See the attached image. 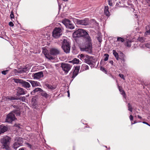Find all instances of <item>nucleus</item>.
<instances>
[{
	"label": "nucleus",
	"instance_id": "nucleus-1",
	"mask_svg": "<svg viewBox=\"0 0 150 150\" xmlns=\"http://www.w3.org/2000/svg\"><path fill=\"white\" fill-rule=\"evenodd\" d=\"M73 36L75 38L84 37L86 39V40L88 43V45L83 48V50L86 51H91L92 47L91 42V39L88 34L84 30L79 29L74 33Z\"/></svg>",
	"mask_w": 150,
	"mask_h": 150
},
{
	"label": "nucleus",
	"instance_id": "nucleus-2",
	"mask_svg": "<svg viewBox=\"0 0 150 150\" xmlns=\"http://www.w3.org/2000/svg\"><path fill=\"white\" fill-rule=\"evenodd\" d=\"M15 115L17 116L19 115H20L19 112L16 110L11 112L7 115L5 122L9 123H11L16 119L15 117Z\"/></svg>",
	"mask_w": 150,
	"mask_h": 150
},
{
	"label": "nucleus",
	"instance_id": "nucleus-3",
	"mask_svg": "<svg viewBox=\"0 0 150 150\" xmlns=\"http://www.w3.org/2000/svg\"><path fill=\"white\" fill-rule=\"evenodd\" d=\"M11 138L8 137L6 136L2 138L1 140V142L2 144L1 148L6 150L9 149L10 141Z\"/></svg>",
	"mask_w": 150,
	"mask_h": 150
},
{
	"label": "nucleus",
	"instance_id": "nucleus-4",
	"mask_svg": "<svg viewBox=\"0 0 150 150\" xmlns=\"http://www.w3.org/2000/svg\"><path fill=\"white\" fill-rule=\"evenodd\" d=\"M72 19L73 22L77 25H87L89 24V20L88 18H85L83 20H79L74 18H73Z\"/></svg>",
	"mask_w": 150,
	"mask_h": 150
},
{
	"label": "nucleus",
	"instance_id": "nucleus-5",
	"mask_svg": "<svg viewBox=\"0 0 150 150\" xmlns=\"http://www.w3.org/2000/svg\"><path fill=\"white\" fill-rule=\"evenodd\" d=\"M62 43V47L64 52L66 53H69L70 51V47L69 42L67 40L64 39Z\"/></svg>",
	"mask_w": 150,
	"mask_h": 150
},
{
	"label": "nucleus",
	"instance_id": "nucleus-6",
	"mask_svg": "<svg viewBox=\"0 0 150 150\" xmlns=\"http://www.w3.org/2000/svg\"><path fill=\"white\" fill-rule=\"evenodd\" d=\"M62 34V30L59 28L56 27L52 32V36L55 38H59Z\"/></svg>",
	"mask_w": 150,
	"mask_h": 150
},
{
	"label": "nucleus",
	"instance_id": "nucleus-7",
	"mask_svg": "<svg viewBox=\"0 0 150 150\" xmlns=\"http://www.w3.org/2000/svg\"><path fill=\"white\" fill-rule=\"evenodd\" d=\"M23 139L21 137H16L15 139L14 142L13 144V147L14 149L22 145L23 143Z\"/></svg>",
	"mask_w": 150,
	"mask_h": 150
},
{
	"label": "nucleus",
	"instance_id": "nucleus-8",
	"mask_svg": "<svg viewBox=\"0 0 150 150\" xmlns=\"http://www.w3.org/2000/svg\"><path fill=\"white\" fill-rule=\"evenodd\" d=\"M61 67L65 74H67L71 69L72 66L69 64L62 63Z\"/></svg>",
	"mask_w": 150,
	"mask_h": 150
},
{
	"label": "nucleus",
	"instance_id": "nucleus-9",
	"mask_svg": "<svg viewBox=\"0 0 150 150\" xmlns=\"http://www.w3.org/2000/svg\"><path fill=\"white\" fill-rule=\"evenodd\" d=\"M86 58L84 60L85 62L88 64H93L94 65L96 60H94L92 57L88 55H86Z\"/></svg>",
	"mask_w": 150,
	"mask_h": 150
},
{
	"label": "nucleus",
	"instance_id": "nucleus-10",
	"mask_svg": "<svg viewBox=\"0 0 150 150\" xmlns=\"http://www.w3.org/2000/svg\"><path fill=\"white\" fill-rule=\"evenodd\" d=\"M50 53L51 55L56 56L59 54L60 51L58 49L52 48L50 49Z\"/></svg>",
	"mask_w": 150,
	"mask_h": 150
},
{
	"label": "nucleus",
	"instance_id": "nucleus-11",
	"mask_svg": "<svg viewBox=\"0 0 150 150\" xmlns=\"http://www.w3.org/2000/svg\"><path fill=\"white\" fill-rule=\"evenodd\" d=\"M43 76V74L42 71H40L35 73L33 75V77L35 79H38Z\"/></svg>",
	"mask_w": 150,
	"mask_h": 150
},
{
	"label": "nucleus",
	"instance_id": "nucleus-12",
	"mask_svg": "<svg viewBox=\"0 0 150 150\" xmlns=\"http://www.w3.org/2000/svg\"><path fill=\"white\" fill-rule=\"evenodd\" d=\"M80 68V66H77L75 68L73 73H71L70 75H72V78H74L78 74Z\"/></svg>",
	"mask_w": 150,
	"mask_h": 150
},
{
	"label": "nucleus",
	"instance_id": "nucleus-13",
	"mask_svg": "<svg viewBox=\"0 0 150 150\" xmlns=\"http://www.w3.org/2000/svg\"><path fill=\"white\" fill-rule=\"evenodd\" d=\"M27 81L31 83L32 87H33L41 86L40 83L38 82L30 80H27Z\"/></svg>",
	"mask_w": 150,
	"mask_h": 150
},
{
	"label": "nucleus",
	"instance_id": "nucleus-14",
	"mask_svg": "<svg viewBox=\"0 0 150 150\" xmlns=\"http://www.w3.org/2000/svg\"><path fill=\"white\" fill-rule=\"evenodd\" d=\"M26 91L25 90L21 88H18L17 89V95L18 96H20L24 95L25 94Z\"/></svg>",
	"mask_w": 150,
	"mask_h": 150
},
{
	"label": "nucleus",
	"instance_id": "nucleus-15",
	"mask_svg": "<svg viewBox=\"0 0 150 150\" xmlns=\"http://www.w3.org/2000/svg\"><path fill=\"white\" fill-rule=\"evenodd\" d=\"M43 52L45 55V57L48 59L50 60H52L54 59V57L50 55L49 54H47V50H44Z\"/></svg>",
	"mask_w": 150,
	"mask_h": 150
},
{
	"label": "nucleus",
	"instance_id": "nucleus-16",
	"mask_svg": "<svg viewBox=\"0 0 150 150\" xmlns=\"http://www.w3.org/2000/svg\"><path fill=\"white\" fill-rule=\"evenodd\" d=\"M21 84L23 87L25 88H29L30 87V85L28 82L24 81L23 80Z\"/></svg>",
	"mask_w": 150,
	"mask_h": 150
},
{
	"label": "nucleus",
	"instance_id": "nucleus-17",
	"mask_svg": "<svg viewBox=\"0 0 150 150\" xmlns=\"http://www.w3.org/2000/svg\"><path fill=\"white\" fill-rule=\"evenodd\" d=\"M7 129L6 127L3 125H1L0 126V134L1 133H4L6 131Z\"/></svg>",
	"mask_w": 150,
	"mask_h": 150
},
{
	"label": "nucleus",
	"instance_id": "nucleus-18",
	"mask_svg": "<svg viewBox=\"0 0 150 150\" xmlns=\"http://www.w3.org/2000/svg\"><path fill=\"white\" fill-rule=\"evenodd\" d=\"M11 99L16 100H19L23 102H25L26 98L24 96H21L20 97V98H16L13 97V98H11Z\"/></svg>",
	"mask_w": 150,
	"mask_h": 150
},
{
	"label": "nucleus",
	"instance_id": "nucleus-19",
	"mask_svg": "<svg viewBox=\"0 0 150 150\" xmlns=\"http://www.w3.org/2000/svg\"><path fill=\"white\" fill-rule=\"evenodd\" d=\"M13 98V97L12 96H4L2 97V101L3 102H6L8 101L9 100H11V98Z\"/></svg>",
	"mask_w": 150,
	"mask_h": 150
},
{
	"label": "nucleus",
	"instance_id": "nucleus-20",
	"mask_svg": "<svg viewBox=\"0 0 150 150\" xmlns=\"http://www.w3.org/2000/svg\"><path fill=\"white\" fill-rule=\"evenodd\" d=\"M142 3L145 7H150V0H143Z\"/></svg>",
	"mask_w": 150,
	"mask_h": 150
},
{
	"label": "nucleus",
	"instance_id": "nucleus-21",
	"mask_svg": "<svg viewBox=\"0 0 150 150\" xmlns=\"http://www.w3.org/2000/svg\"><path fill=\"white\" fill-rule=\"evenodd\" d=\"M44 87L45 88H47L51 90H54L56 88V87L55 86H52V85L48 84H45L44 86Z\"/></svg>",
	"mask_w": 150,
	"mask_h": 150
},
{
	"label": "nucleus",
	"instance_id": "nucleus-22",
	"mask_svg": "<svg viewBox=\"0 0 150 150\" xmlns=\"http://www.w3.org/2000/svg\"><path fill=\"white\" fill-rule=\"evenodd\" d=\"M43 90L41 88H37L35 89L31 92V94L32 95H34L35 93L38 92H42Z\"/></svg>",
	"mask_w": 150,
	"mask_h": 150
},
{
	"label": "nucleus",
	"instance_id": "nucleus-23",
	"mask_svg": "<svg viewBox=\"0 0 150 150\" xmlns=\"http://www.w3.org/2000/svg\"><path fill=\"white\" fill-rule=\"evenodd\" d=\"M104 13L107 16H109L110 15V13L108 11V6H105V7Z\"/></svg>",
	"mask_w": 150,
	"mask_h": 150
},
{
	"label": "nucleus",
	"instance_id": "nucleus-24",
	"mask_svg": "<svg viewBox=\"0 0 150 150\" xmlns=\"http://www.w3.org/2000/svg\"><path fill=\"white\" fill-rule=\"evenodd\" d=\"M41 94L42 96L46 98H47L49 96V95L47 94L45 91H44L43 90L42 91Z\"/></svg>",
	"mask_w": 150,
	"mask_h": 150
},
{
	"label": "nucleus",
	"instance_id": "nucleus-25",
	"mask_svg": "<svg viewBox=\"0 0 150 150\" xmlns=\"http://www.w3.org/2000/svg\"><path fill=\"white\" fill-rule=\"evenodd\" d=\"M86 55H85L84 54H79L78 56V57L81 60H84L85 59L87 58V57H86Z\"/></svg>",
	"mask_w": 150,
	"mask_h": 150
},
{
	"label": "nucleus",
	"instance_id": "nucleus-26",
	"mask_svg": "<svg viewBox=\"0 0 150 150\" xmlns=\"http://www.w3.org/2000/svg\"><path fill=\"white\" fill-rule=\"evenodd\" d=\"M70 21L69 20L65 18L62 21V23L66 27Z\"/></svg>",
	"mask_w": 150,
	"mask_h": 150
},
{
	"label": "nucleus",
	"instance_id": "nucleus-27",
	"mask_svg": "<svg viewBox=\"0 0 150 150\" xmlns=\"http://www.w3.org/2000/svg\"><path fill=\"white\" fill-rule=\"evenodd\" d=\"M118 87L120 93L123 95L124 97L125 98V93L124 91L123 90L120 86H118Z\"/></svg>",
	"mask_w": 150,
	"mask_h": 150
},
{
	"label": "nucleus",
	"instance_id": "nucleus-28",
	"mask_svg": "<svg viewBox=\"0 0 150 150\" xmlns=\"http://www.w3.org/2000/svg\"><path fill=\"white\" fill-rule=\"evenodd\" d=\"M89 69L88 66L86 64H83L81 66V69L82 71H85Z\"/></svg>",
	"mask_w": 150,
	"mask_h": 150
},
{
	"label": "nucleus",
	"instance_id": "nucleus-29",
	"mask_svg": "<svg viewBox=\"0 0 150 150\" xmlns=\"http://www.w3.org/2000/svg\"><path fill=\"white\" fill-rule=\"evenodd\" d=\"M71 62L73 64H79L80 63V61L78 59L74 58L72 61H70V62Z\"/></svg>",
	"mask_w": 150,
	"mask_h": 150
},
{
	"label": "nucleus",
	"instance_id": "nucleus-30",
	"mask_svg": "<svg viewBox=\"0 0 150 150\" xmlns=\"http://www.w3.org/2000/svg\"><path fill=\"white\" fill-rule=\"evenodd\" d=\"M66 27L71 29H73L74 28V25L71 23L70 21L67 26H66Z\"/></svg>",
	"mask_w": 150,
	"mask_h": 150
},
{
	"label": "nucleus",
	"instance_id": "nucleus-31",
	"mask_svg": "<svg viewBox=\"0 0 150 150\" xmlns=\"http://www.w3.org/2000/svg\"><path fill=\"white\" fill-rule=\"evenodd\" d=\"M113 54L116 59L117 60L119 59V56L118 54L116 52L115 50H113L112 51Z\"/></svg>",
	"mask_w": 150,
	"mask_h": 150
},
{
	"label": "nucleus",
	"instance_id": "nucleus-32",
	"mask_svg": "<svg viewBox=\"0 0 150 150\" xmlns=\"http://www.w3.org/2000/svg\"><path fill=\"white\" fill-rule=\"evenodd\" d=\"M28 70L27 68H23L22 69L18 70V73H22L23 72H26L28 71Z\"/></svg>",
	"mask_w": 150,
	"mask_h": 150
},
{
	"label": "nucleus",
	"instance_id": "nucleus-33",
	"mask_svg": "<svg viewBox=\"0 0 150 150\" xmlns=\"http://www.w3.org/2000/svg\"><path fill=\"white\" fill-rule=\"evenodd\" d=\"M131 41L127 40L125 43V45L127 47H130L131 46Z\"/></svg>",
	"mask_w": 150,
	"mask_h": 150
},
{
	"label": "nucleus",
	"instance_id": "nucleus-34",
	"mask_svg": "<svg viewBox=\"0 0 150 150\" xmlns=\"http://www.w3.org/2000/svg\"><path fill=\"white\" fill-rule=\"evenodd\" d=\"M13 80L15 83H21V84L22 81L23 80L22 79H13Z\"/></svg>",
	"mask_w": 150,
	"mask_h": 150
},
{
	"label": "nucleus",
	"instance_id": "nucleus-35",
	"mask_svg": "<svg viewBox=\"0 0 150 150\" xmlns=\"http://www.w3.org/2000/svg\"><path fill=\"white\" fill-rule=\"evenodd\" d=\"M145 38L143 37H139L138 38V40L141 42H144Z\"/></svg>",
	"mask_w": 150,
	"mask_h": 150
},
{
	"label": "nucleus",
	"instance_id": "nucleus-36",
	"mask_svg": "<svg viewBox=\"0 0 150 150\" xmlns=\"http://www.w3.org/2000/svg\"><path fill=\"white\" fill-rule=\"evenodd\" d=\"M125 41V39L120 37H118L117 38V41L120 42H123Z\"/></svg>",
	"mask_w": 150,
	"mask_h": 150
},
{
	"label": "nucleus",
	"instance_id": "nucleus-37",
	"mask_svg": "<svg viewBox=\"0 0 150 150\" xmlns=\"http://www.w3.org/2000/svg\"><path fill=\"white\" fill-rule=\"evenodd\" d=\"M128 110L131 112H132V105L130 104V103H128Z\"/></svg>",
	"mask_w": 150,
	"mask_h": 150
},
{
	"label": "nucleus",
	"instance_id": "nucleus-38",
	"mask_svg": "<svg viewBox=\"0 0 150 150\" xmlns=\"http://www.w3.org/2000/svg\"><path fill=\"white\" fill-rule=\"evenodd\" d=\"M140 47L142 48H144L145 47L148 48H150V44L148 43H146L144 45L141 46L140 45Z\"/></svg>",
	"mask_w": 150,
	"mask_h": 150
},
{
	"label": "nucleus",
	"instance_id": "nucleus-39",
	"mask_svg": "<svg viewBox=\"0 0 150 150\" xmlns=\"http://www.w3.org/2000/svg\"><path fill=\"white\" fill-rule=\"evenodd\" d=\"M10 16L11 17V20L13 21V19L14 18V15L13 14V11H11V13L10 15Z\"/></svg>",
	"mask_w": 150,
	"mask_h": 150
},
{
	"label": "nucleus",
	"instance_id": "nucleus-40",
	"mask_svg": "<svg viewBox=\"0 0 150 150\" xmlns=\"http://www.w3.org/2000/svg\"><path fill=\"white\" fill-rule=\"evenodd\" d=\"M104 56L105 57L104 59V60L105 61H107L108 59L109 56L108 54H105Z\"/></svg>",
	"mask_w": 150,
	"mask_h": 150
},
{
	"label": "nucleus",
	"instance_id": "nucleus-41",
	"mask_svg": "<svg viewBox=\"0 0 150 150\" xmlns=\"http://www.w3.org/2000/svg\"><path fill=\"white\" fill-rule=\"evenodd\" d=\"M8 70L4 71H2L1 73L2 74L5 75L8 73Z\"/></svg>",
	"mask_w": 150,
	"mask_h": 150
},
{
	"label": "nucleus",
	"instance_id": "nucleus-42",
	"mask_svg": "<svg viewBox=\"0 0 150 150\" xmlns=\"http://www.w3.org/2000/svg\"><path fill=\"white\" fill-rule=\"evenodd\" d=\"M150 35V28L148 31H146L144 34L145 36H146L148 35Z\"/></svg>",
	"mask_w": 150,
	"mask_h": 150
},
{
	"label": "nucleus",
	"instance_id": "nucleus-43",
	"mask_svg": "<svg viewBox=\"0 0 150 150\" xmlns=\"http://www.w3.org/2000/svg\"><path fill=\"white\" fill-rule=\"evenodd\" d=\"M119 76L123 80H125V79L124 75L121 74H119Z\"/></svg>",
	"mask_w": 150,
	"mask_h": 150
},
{
	"label": "nucleus",
	"instance_id": "nucleus-44",
	"mask_svg": "<svg viewBox=\"0 0 150 150\" xmlns=\"http://www.w3.org/2000/svg\"><path fill=\"white\" fill-rule=\"evenodd\" d=\"M100 70L106 73V71L105 70V69L103 67H100Z\"/></svg>",
	"mask_w": 150,
	"mask_h": 150
},
{
	"label": "nucleus",
	"instance_id": "nucleus-45",
	"mask_svg": "<svg viewBox=\"0 0 150 150\" xmlns=\"http://www.w3.org/2000/svg\"><path fill=\"white\" fill-rule=\"evenodd\" d=\"M9 25L11 27H13L14 25V24H13V23L12 22H10L9 23Z\"/></svg>",
	"mask_w": 150,
	"mask_h": 150
},
{
	"label": "nucleus",
	"instance_id": "nucleus-46",
	"mask_svg": "<svg viewBox=\"0 0 150 150\" xmlns=\"http://www.w3.org/2000/svg\"><path fill=\"white\" fill-rule=\"evenodd\" d=\"M129 119L131 121H132L133 119V116L132 115H130L129 116Z\"/></svg>",
	"mask_w": 150,
	"mask_h": 150
},
{
	"label": "nucleus",
	"instance_id": "nucleus-47",
	"mask_svg": "<svg viewBox=\"0 0 150 150\" xmlns=\"http://www.w3.org/2000/svg\"><path fill=\"white\" fill-rule=\"evenodd\" d=\"M143 123L144 124H146L149 126H150V125H149V124L147 122H143Z\"/></svg>",
	"mask_w": 150,
	"mask_h": 150
},
{
	"label": "nucleus",
	"instance_id": "nucleus-48",
	"mask_svg": "<svg viewBox=\"0 0 150 150\" xmlns=\"http://www.w3.org/2000/svg\"><path fill=\"white\" fill-rule=\"evenodd\" d=\"M108 3H109V4L110 6H112V3L109 0L108 1Z\"/></svg>",
	"mask_w": 150,
	"mask_h": 150
},
{
	"label": "nucleus",
	"instance_id": "nucleus-49",
	"mask_svg": "<svg viewBox=\"0 0 150 150\" xmlns=\"http://www.w3.org/2000/svg\"><path fill=\"white\" fill-rule=\"evenodd\" d=\"M109 63L113 65V62L112 60H111L109 61Z\"/></svg>",
	"mask_w": 150,
	"mask_h": 150
},
{
	"label": "nucleus",
	"instance_id": "nucleus-50",
	"mask_svg": "<svg viewBox=\"0 0 150 150\" xmlns=\"http://www.w3.org/2000/svg\"><path fill=\"white\" fill-rule=\"evenodd\" d=\"M67 93H68V97H69L70 96V93H69V91H67Z\"/></svg>",
	"mask_w": 150,
	"mask_h": 150
},
{
	"label": "nucleus",
	"instance_id": "nucleus-51",
	"mask_svg": "<svg viewBox=\"0 0 150 150\" xmlns=\"http://www.w3.org/2000/svg\"><path fill=\"white\" fill-rule=\"evenodd\" d=\"M137 117L138 118H139V119H142V117L140 116L139 115H137Z\"/></svg>",
	"mask_w": 150,
	"mask_h": 150
},
{
	"label": "nucleus",
	"instance_id": "nucleus-52",
	"mask_svg": "<svg viewBox=\"0 0 150 150\" xmlns=\"http://www.w3.org/2000/svg\"><path fill=\"white\" fill-rule=\"evenodd\" d=\"M19 150H24V149L23 148H20L19 149Z\"/></svg>",
	"mask_w": 150,
	"mask_h": 150
},
{
	"label": "nucleus",
	"instance_id": "nucleus-53",
	"mask_svg": "<svg viewBox=\"0 0 150 150\" xmlns=\"http://www.w3.org/2000/svg\"><path fill=\"white\" fill-rule=\"evenodd\" d=\"M29 96V95H28L25 96L27 97H28Z\"/></svg>",
	"mask_w": 150,
	"mask_h": 150
},
{
	"label": "nucleus",
	"instance_id": "nucleus-54",
	"mask_svg": "<svg viewBox=\"0 0 150 150\" xmlns=\"http://www.w3.org/2000/svg\"><path fill=\"white\" fill-rule=\"evenodd\" d=\"M99 42H101V41H102V40H99Z\"/></svg>",
	"mask_w": 150,
	"mask_h": 150
},
{
	"label": "nucleus",
	"instance_id": "nucleus-55",
	"mask_svg": "<svg viewBox=\"0 0 150 150\" xmlns=\"http://www.w3.org/2000/svg\"><path fill=\"white\" fill-rule=\"evenodd\" d=\"M137 123V122H136V121H135L134 122V123H133V124H135V123Z\"/></svg>",
	"mask_w": 150,
	"mask_h": 150
},
{
	"label": "nucleus",
	"instance_id": "nucleus-56",
	"mask_svg": "<svg viewBox=\"0 0 150 150\" xmlns=\"http://www.w3.org/2000/svg\"><path fill=\"white\" fill-rule=\"evenodd\" d=\"M92 21H95V20L94 19H92Z\"/></svg>",
	"mask_w": 150,
	"mask_h": 150
},
{
	"label": "nucleus",
	"instance_id": "nucleus-57",
	"mask_svg": "<svg viewBox=\"0 0 150 150\" xmlns=\"http://www.w3.org/2000/svg\"><path fill=\"white\" fill-rule=\"evenodd\" d=\"M133 124H133V123H132H132H131V124H132V125H133Z\"/></svg>",
	"mask_w": 150,
	"mask_h": 150
}]
</instances>
